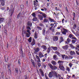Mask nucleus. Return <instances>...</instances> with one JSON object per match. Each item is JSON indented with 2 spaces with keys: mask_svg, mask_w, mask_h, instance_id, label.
<instances>
[{
  "mask_svg": "<svg viewBox=\"0 0 79 79\" xmlns=\"http://www.w3.org/2000/svg\"><path fill=\"white\" fill-rule=\"evenodd\" d=\"M49 77L50 78H52L53 76L54 77H55L56 78L59 77V79H61V75L59 74H58L55 71H51V72H50L48 74Z\"/></svg>",
  "mask_w": 79,
  "mask_h": 79,
  "instance_id": "obj_1",
  "label": "nucleus"
},
{
  "mask_svg": "<svg viewBox=\"0 0 79 79\" xmlns=\"http://www.w3.org/2000/svg\"><path fill=\"white\" fill-rule=\"evenodd\" d=\"M51 27H50L49 28V30H51L52 32H54L55 30L54 29L55 28V27L56 26V23H54V24L51 23L50 25Z\"/></svg>",
  "mask_w": 79,
  "mask_h": 79,
  "instance_id": "obj_2",
  "label": "nucleus"
},
{
  "mask_svg": "<svg viewBox=\"0 0 79 79\" xmlns=\"http://www.w3.org/2000/svg\"><path fill=\"white\" fill-rule=\"evenodd\" d=\"M48 65L50 68L52 70H56V69H57V68H58V67L55 65L53 66V65L51 64H48Z\"/></svg>",
  "mask_w": 79,
  "mask_h": 79,
  "instance_id": "obj_3",
  "label": "nucleus"
},
{
  "mask_svg": "<svg viewBox=\"0 0 79 79\" xmlns=\"http://www.w3.org/2000/svg\"><path fill=\"white\" fill-rule=\"evenodd\" d=\"M15 9L13 7H11L9 10V12L10 13V16H12L13 13L14 12V10Z\"/></svg>",
  "mask_w": 79,
  "mask_h": 79,
  "instance_id": "obj_4",
  "label": "nucleus"
},
{
  "mask_svg": "<svg viewBox=\"0 0 79 79\" xmlns=\"http://www.w3.org/2000/svg\"><path fill=\"white\" fill-rule=\"evenodd\" d=\"M34 53H35V54H36V55H37V53H38V52L40 51V48H39L37 47L35 48L34 49Z\"/></svg>",
  "mask_w": 79,
  "mask_h": 79,
  "instance_id": "obj_5",
  "label": "nucleus"
},
{
  "mask_svg": "<svg viewBox=\"0 0 79 79\" xmlns=\"http://www.w3.org/2000/svg\"><path fill=\"white\" fill-rule=\"evenodd\" d=\"M63 63H64V61L61 60H59L57 62V63L59 64V66H62Z\"/></svg>",
  "mask_w": 79,
  "mask_h": 79,
  "instance_id": "obj_6",
  "label": "nucleus"
},
{
  "mask_svg": "<svg viewBox=\"0 0 79 79\" xmlns=\"http://www.w3.org/2000/svg\"><path fill=\"white\" fill-rule=\"evenodd\" d=\"M35 56L36 59L35 61H37L38 63H39V62H40V60L39 56H38L37 55H36Z\"/></svg>",
  "mask_w": 79,
  "mask_h": 79,
  "instance_id": "obj_7",
  "label": "nucleus"
},
{
  "mask_svg": "<svg viewBox=\"0 0 79 79\" xmlns=\"http://www.w3.org/2000/svg\"><path fill=\"white\" fill-rule=\"evenodd\" d=\"M62 48L64 50H66L68 48H69V46H68V45H66L63 46L62 47Z\"/></svg>",
  "mask_w": 79,
  "mask_h": 79,
  "instance_id": "obj_8",
  "label": "nucleus"
},
{
  "mask_svg": "<svg viewBox=\"0 0 79 79\" xmlns=\"http://www.w3.org/2000/svg\"><path fill=\"white\" fill-rule=\"evenodd\" d=\"M4 6L5 5V0H0V6Z\"/></svg>",
  "mask_w": 79,
  "mask_h": 79,
  "instance_id": "obj_9",
  "label": "nucleus"
},
{
  "mask_svg": "<svg viewBox=\"0 0 79 79\" xmlns=\"http://www.w3.org/2000/svg\"><path fill=\"white\" fill-rule=\"evenodd\" d=\"M63 31L62 32V33L63 34H64V35H66V32H68V31L66 29H65V28H63Z\"/></svg>",
  "mask_w": 79,
  "mask_h": 79,
  "instance_id": "obj_10",
  "label": "nucleus"
},
{
  "mask_svg": "<svg viewBox=\"0 0 79 79\" xmlns=\"http://www.w3.org/2000/svg\"><path fill=\"white\" fill-rule=\"evenodd\" d=\"M39 57L41 58H42V57H44V55L42 54V52H40L39 53Z\"/></svg>",
  "mask_w": 79,
  "mask_h": 79,
  "instance_id": "obj_11",
  "label": "nucleus"
},
{
  "mask_svg": "<svg viewBox=\"0 0 79 79\" xmlns=\"http://www.w3.org/2000/svg\"><path fill=\"white\" fill-rule=\"evenodd\" d=\"M52 39L53 41H58V37L57 36H54Z\"/></svg>",
  "mask_w": 79,
  "mask_h": 79,
  "instance_id": "obj_12",
  "label": "nucleus"
},
{
  "mask_svg": "<svg viewBox=\"0 0 79 79\" xmlns=\"http://www.w3.org/2000/svg\"><path fill=\"white\" fill-rule=\"evenodd\" d=\"M38 17L39 19H40L41 20V21H42V20H43V18H44V17H43V16H42V15H39Z\"/></svg>",
  "mask_w": 79,
  "mask_h": 79,
  "instance_id": "obj_13",
  "label": "nucleus"
},
{
  "mask_svg": "<svg viewBox=\"0 0 79 79\" xmlns=\"http://www.w3.org/2000/svg\"><path fill=\"white\" fill-rule=\"evenodd\" d=\"M57 55H54L53 56V58L55 60H58V58H57Z\"/></svg>",
  "mask_w": 79,
  "mask_h": 79,
  "instance_id": "obj_14",
  "label": "nucleus"
},
{
  "mask_svg": "<svg viewBox=\"0 0 79 79\" xmlns=\"http://www.w3.org/2000/svg\"><path fill=\"white\" fill-rule=\"evenodd\" d=\"M40 72L41 74V76H44V72H43V70L41 69H39Z\"/></svg>",
  "mask_w": 79,
  "mask_h": 79,
  "instance_id": "obj_15",
  "label": "nucleus"
},
{
  "mask_svg": "<svg viewBox=\"0 0 79 79\" xmlns=\"http://www.w3.org/2000/svg\"><path fill=\"white\" fill-rule=\"evenodd\" d=\"M32 23L31 21H29L27 23V26H30V27H31Z\"/></svg>",
  "mask_w": 79,
  "mask_h": 79,
  "instance_id": "obj_16",
  "label": "nucleus"
},
{
  "mask_svg": "<svg viewBox=\"0 0 79 79\" xmlns=\"http://www.w3.org/2000/svg\"><path fill=\"white\" fill-rule=\"evenodd\" d=\"M59 68L61 70H62V71H64V66H60L59 67Z\"/></svg>",
  "mask_w": 79,
  "mask_h": 79,
  "instance_id": "obj_17",
  "label": "nucleus"
},
{
  "mask_svg": "<svg viewBox=\"0 0 79 79\" xmlns=\"http://www.w3.org/2000/svg\"><path fill=\"white\" fill-rule=\"evenodd\" d=\"M64 40L63 39V38L62 37H60L59 40V44H60L62 42H63Z\"/></svg>",
  "mask_w": 79,
  "mask_h": 79,
  "instance_id": "obj_18",
  "label": "nucleus"
},
{
  "mask_svg": "<svg viewBox=\"0 0 79 79\" xmlns=\"http://www.w3.org/2000/svg\"><path fill=\"white\" fill-rule=\"evenodd\" d=\"M70 53L71 55H76V53L74 51H70Z\"/></svg>",
  "mask_w": 79,
  "mask_h": 79,
  "instance_id": "obj_19",
  "label": "nucleus"
},
{
  "mask_svg": "<svg viewBox=\"0 0 79 79\" xmlns=\"http://www.w3.org/2000/svg\"><path fill=\"white\" fill-rule=\"evenodd\" d=\"M41 47L42 48H43V49L45 50H46V49H47V47L45 45H43Z\"/></svg>",
  "mask_w": 79,
  "mask_h": 79,
  "instance_id": "obj_20",
  "label": "nucleus"
},
{
  "mask_svg": "<svg viewBox=\"0 0 79 79\" xmlns=\"http://www.w3.org/2000/svg\"><path fill=\"white\" fill-rule=\"evenodd\" d=\"M51 48L54 50H57L58 49V48L56 47H53L52 46L51 47Z\"/></svg>",
  "mask_w": 79,
  "mask_h": 79,
  "instance_id": "obj_21",
  "label": "nucleus"
},
{
  "mask_svg": "<svg viewBox=\"0 0 79 79\" xmlns=\"http://www.w3.org/2000/svg\"><path fill=\"white\" fill-rule=\"evenodd\" d=\"M42 34L43 35H45V29H43L42 31Z\"/></svg>",
  "mask_w": 79,
  "mask_h": 79,
  "instance_id": "obj_22",
  "label": "nucleus"
},
{
  "mask_svg": "<svg viewBox=\"0 0 79 79\" xmlns=\"http://www.w3.org/2000/svg\"><path fill=\"white\" fill-rule=\"evenodd\" d=\"M30 35L31 34H29V33H28L27 32H26L25 33V36L27 37H30Z\"/></svg>",
  "mask_w": 79,
  "mask_h": 79,
  "instance_id": "obj_23",
  "label": "nucleus"
},
{
  "mask_svg": "<svg viewBox=\"0 0 79 79\" xmlns=\"http://www.w3.org/2000/svg\"><path fill=\"white\" fill-rule=\"evenodd\" d=\"M51 63H52L53 65H56V62L54 60H52L51 61Z\"/></svg>",
  "mask_w": 79,
  "mask_h": 79,
  "instance_id": "obj_24",
  "label": "nucleus"
},
{
  "mask_svg": "<svg viewBox=\"0 0 79 79\" xmlns=\"http://www.w3.org/2000/svg\"><path fill=\"white\" fill-rule=\"evenodd\" d=\"M49 21L51 22H56L55 20H54V19H51V18H49Z\"/></svg>",
  "mask_w": 79,
  "mask_h": 79,
  "instance_id": "obj_25",
  "label": "nucleus"
},
{
  "mask_svg": "<svg viewBox=\"0 0 79 79\" xmlns=\"http://www.w3.org/2000/svg\"><path fill=\"white\" fill-rule=\"evenodd\" d=\"M35 44V40H33V41H32V43L31 44L32 46L33 45H34Z\"/></svg>",
  "mask_w": 79,
  "mask_h": 79,
  "instance_id": "obj_26",
  "label": "nucleus"
},
{
  "mask_svg": "<svg viewBox=\"0 0 79 79\" xmlns=\"http://www.w3.org/2000/svg\"><path fill=\"white\" fill-rule=\"evenodd\" d=\"M55 53H56V55H58L59 56H61L60 53V52H59L58 51H56L55 52Z\"/></svg>",
  "mask_w": 79,
  "mask_h": 79,
  "instance_id": "obj_27",
  "label": "nucleus"
},
{
  "mask_svg": "<svg viewBox=\"0 0 79 79\" xmlns=\"http://www.w3.org/2000/svg\"><path fill=\"white\" fill-rule=\"evenodd\" d=\"M26 31H24L23 30L22 31V35L23 37H24V34H26Z\"/></svg>",
  "mask_w": 79,
  "mask_h": 79,
  "instance_id": "obj_28",
  "label": "nucleus"
},
{
  "mask_svg": "<svg viewBox=\"0 0 79 79\" xmlns=\"http://www.w3.org/2000/svg\"><path fill=\"white\" fill-rule=\"evenodd\" d=\"M43 21L44 22V23H47L48 22V19L45 18L44 19Z\"/></svg>",
  "mask_w": 79,
  "mask_h": 79,
  "instance_id": "obj_29",
  "label": "nucleus"
},
{
  "mask_svg": "<svg viewBox=\"0 0 79 79\" xmlns=\"http://www.w3.org/2000/svg\"><path fill=\"white\" fill-rule=\"evenodd\" d=\"M32 21H37V18L36 17H34L32 19Z\"/></svg>",
  "mask_w": 79,
  "mask_h": 79,
  "instance_id": "obj_30",
  "label": "nucleus"
},
{
  "mask_svg": "<svg viewBox=\"0 0 79 79\" xmlns=\"http://www.w3.org/2000/svg\"><path fill=\"white\" fill-rule=\"evenodd\" d=\"M7 68L9 70V71H10L11 73V70H10V64L7 65Z\"/></svg>",
  "mask_w": 79,
  "mask_h": 79,
  "instance_id": "obj_31",
  "label": "nucleus"
},
{
  "mask_svg": "<svg viewBox=\"0 0 79 79\" xmlns=\"http://www.w3.org/2000/svg\"><path fill=\"white\" fill-rule=\"evenodd\" d=\"M4 20V18H0V23H2Z\"/></svg>",
  "mask_w": 79,
  "mask_h": 79,
  "instance_id": "obj_32",
  "label": "nucleus"
},
{
  "mask_svg": "<svg viewBox=\"0 0 79 79\" xmlns=\"http://www.w3.org/2000/svg\"><path fill=\"white\" fill-rule=\"evenodd\" d=\"M69 46L71 47V48H75V47L73 46V45L71 44H69Z\"/></svg>",
  "mask_w": 79,
  "mask_h": 79,
  "instance_id": "obj_33",
  "label": "nucleus"
},
{
  "mask_svg": "<svg viewBox=\"0 0 79 79\" xmlns=\"http://www.w3.org/2000/svg\"><path fill=\"white\" fill-rule=\"evenodd\" d=\"M31 61L32 63V64H33V66L34 67L35 66V64H34V60H32V59H31Z\"/></svg>",
  "mask_w": 79,
  "mask_h": 79,
  "instance_id": "obj_34",
  "label": "nucleus"
},
{
  "mask_svg": "<svg viewBox=\"0 0 79 79\" xmlns=\"http://www.w3.org/2000/svg\"><path fill=\"white\" fill-rule=\"evenodd\" d=\"M77 27V25L76 23L74 24V25L73 27V29H75V28H76Z\"/></svg>",
  "mask_w": 79,
  "mask_h": 79,
  "instance_id": "obj_35",
  "label": "nucleus"
},
{
  "mask_svg": "<svg viewBox=\"0 0 79 79\" xmlns=\"http://www.w3.org/2000/svg\"><path fill=\"white\" fill-rule=\"evenodd\" d=\"M42 15H43V16L44 17V18H47V15L45 13H43L42 14Z\"/></svg>",
  "mask_w": 79,
  "mask_h": 79,
  "instance_id": "obj_36",
  "label": "nucleus"
},
{
  "mask_svg": "<svg viewBox=\"0 0 79 79\" xmlns=\"http://www.w3.org/2000/svg\"><path fill=\"white\" fill-rule=\"evenodd\" d=\"M28 41L29 42H31L32 41V38H31V37H30L28 40Z\"/></svg>",
  "mask_w": 79,
  "mask_h": 79,
  "instance_id": "obj_37",
  "label": "nucleus"
},
{
  "mask_svg": "<svg viewBox=\"0 0 79 79\" xmlns=\"http://www.w3.org/2000/svg\"><path fill=\"white\" fill-rule=\"evenodd\" d=\"M35 39H37V33H36V32H35V35L34 36Z\"/></svg>",
  "mask_w": 79,
  "mask_h": 79,
  "instance_id": "obj_38",
  "label": "nucleus"
},
{
  "mask_svg": "<svg viewBox=\"0 0 79 79\" xmlns=\"http://www.w3.org/2000/svg\"><path fill=\"white\" fill-rule=\"evenodd\" d=\"M67 41L68 43H69L71 42V39H69V38H68L67 40Z\"/></svg>",
  "mask_w": 79,
  "mask_h": 79,
  "instance_id": "obj_39",
  "label": "nucleus"
},
{
  "mask_svg": "<svg viewBox=\"0 0 79 79\" xmlns=\"http://www.w3.org/2000/svg\"><path fill=\"white\" fill-rule=\"evenodd\" d=\"M37 45L38 47H41V44L39 43H37Z\"/></svg>",
  "mask_w": 79,
  "mask_h": 79,
  "instance_id": "obj_40",
  "label": "nucleus"
},
{
  "mask_svg": "<svg viewBox=\"0 0 79 79\" xmlns=\"http://www.w3.org/2000/svg\"><path fill=\"white\" fill-rule=\"evenodd\" d=\"M37 28L39 30H42V28H41V27H39V26H37Z\"/></svg>",
  "mask_w": 79,
  "mask_h": 79,
  "instance_id": "obj_41",
  "label": "nucleus"
},
{
  "mask_svg": "<svg viewBox=\"0 0 79 79\" xmlns=\"http://www.w3.org/2000/svg\"><path fill=\"white\" fill-rule=\"evenodd\" d=\"M27 32L29 34H31V32H30V30H29L27 29Z\"/></svg>",
  "mask_w": 79,
  "mask_h": 79,
  "instance_id": "obj_42",
  "label": "nucleus"
},
{
  "mask_svg": "<svg viewBox=\"0 0 79 79\" xmlns=\"http://www.w3.org/2000/svg\"><path fill=\"white\" fill-rule=\"evenodd\" d=\"M76 42V40H72V42L73 44H75V42Z\"/></svg>",
  "mask_w": 79,
  "mask_h": 79,
  "instance_id": "obj_43",
  "label": "nucleus"
},
{
  "mask_svg": "<svg viewBox=\"0 0 79 79\" xmlns=\"http://www.w3.org/2000/svg\"><path fill=\"white\" fill-rule=\"evenodd\" d=\"M63 27L62 26H59L58 27H57V29H61V28H62Z\"/></svg>",
  "mask_w": 79,
  "mask_h": 79,
  "instance_id": "obj_44",
  "label": "nucleus"
},
{
  "mask_svg": "<svg viewBox=\"0 0 79 79\" xmlns=\"http://www.w3.org/2000/svg\"><path fill=\"white\" fill-rule=\"evenodd\" d=\"M56 35H60V33L59 32H56Z\"/></svg>",
  "mask_w": 79,
  "mask_h": 79,
  "instance_id": "obj_45",
  "label": "nucleus"
},
{
  "mask_svg": "<svg viewBox=\"0 0 79 79\" xmlns=\"http://www.w3.org/2000/svg\"><path fill=\"white\" fill-rule=\"evenodd\" d=\"M20 8L21 9H23L24 8V6L23 5H20Z\"/></svg>",
  "mask_w": 79,
  "mask_h": 79,
  "instance_id": "obj_46",
  "label": "nucleus"
},
{
  "mask_svg": "<svg viewBox=\"0 0 79 79\" xmlns=\"http://www.w3.org/2000/svg\"><path fill=\"white\" fill-rule=\"evenodd\" d=\"M66 70L68 71V73H69V71H70V69H69V68L67 67V68Z\"/></svg>",
  "mask_w": 79,
  "mask_h": 79,
  "instance_id": "obj_47",
  "label": "nucleus"
},
{
  "mask_svg": "<svg viewBox=\"0 0 79 79\" xmlns=\"http://www.w3.org/2000/svg\"><path fill=\"white\" fill-rule=\"evenodd\" d=\"M32 15L33 16V17H35V16H36L35 14L34 13H33L32 14Z\"/></svg>",
  "mask_w": 79,
  "mask_h": 79,
  "instance_id": "obj_48",
  "label": "nucleus"
},
{
  "mask_svg": "<svg viewBox=\"0 0 79 79\" xmlns=\"http://www.w3.org/2000/svg\"><path fill=\"white\" fill-rule=\"evenodd\" d=\"M50 48H48V49L47 50V52L48 53H50Z\"/></svg>",
  "mask_w": 79,
  "mask_h": 79,
  "instance_id": "obj_49",
  "label": "nucleus"
},
{
  "mask_svg": "<svg viewBox=\"0 0 79 79\" xmlns=\"http://www.w3.org/2000/svg\"><path fill=\"white\" fill-rule=\"evenodd\" d=\"M27 29H29V30H31V27L29 26H27Z\"/></svg>",
  "mask_w": 79,
  "mask_h": 79,
  "instance_id": "obj_50",
  "label": "nucleus"
},
{
  "mask_svg": "<svg viewBox=\"0 0 79 79\" xmlns=\"http://www.w3.org/2000/svg\"><path fill=\"white\" fill-rule=\"evenodd\" d=\"M69 37H70V38H71V37H73V35H72L71 34H70L69 35Z\"/></svg>",
  "mask_w": 79,
  "mask_h": 79,
  "instance_id": "obj_51",
  "label": "nucleus"
},
{
  "mask_svg": "<svg viewBox=\"0 0 79 79\" xmlns=\"http://www.w3.org/2000/svg\"><path fill=\"white\" fill-rule=\"evenodd\" d=\"M66 56V55H62V57L63 59H64V56Z\"/></svg>",
  "mask_w": 79,
  "mask_h": 79,
  "instance_id": "obj_52",
  "label": "nucleus"
},
{
  "mask_svg": "<svg viewBox=\"0 0 79 79\" xmlns=\"http://www.w3.org/2000/svg\"><path fill=\"white\" fill-rule=\"evenodd\" d=\"M45 39L46 40H49V37H45Z\"/></svg>",
  "mask_w": 79,
  "mask_h": 79,
  "instance_id": "obj_53",
  "label": "nucleus"
},
{
  "mask_svg": "<svg viewBox=\"0 0 79 79\" xmlns=\"http://www.w3.org/2000/svg\"><path fill=\"white\" fill-rule=\"evenodd\" d=\"M37 64L39 67H40V66H41V64H40V63H37Z\"/></svg>",
  "mask_w": 79,
  "mask_h": 79,
  "instance_id": "obj_54",
  "label": "nucleus"
},
{
  "mask_svg": "<svg viewBox=\"0 0 79 79\" xmlns=\"http://www.w3.org/2000/svg\"><path fill=\"white\" fill-rule=\"evenodd\" d=\"M15 71L17 73H18V69L16 68H15Z\"/></svg>",
  "mask_w": 79,
  "mask_h": 79,
  "instance_id": "obj_55",
  "label": "nucleus"
},
{
  "mask_svg": "<svg viewBox=\"0 0 79 79\" xmlns=\"http://www.w3.org/2000/svg\"><path fill=\"white\" fill-rule=\"evenodd\" d=\"M72 39H74V40H77V38L75 37H73L72 38Z\"/></svg>",
  "mask_w": 79,
  "mask_h": 79,
  "instance_id": "obj_56",
  "label": "nucleus"
},
{
  "mask_svg": "<svg viewBox=\"0 0 79 79\" xmlns=\"http://www.w3.org/2000/svg\"><path fill=\"white\" fill-rule=\"evenodd\" d=\"M69 65L70 67H71L73 65V64L71 63H70L69 64Z\"/></svg>",
  "mask_w": 79,
  "mask_h": 79,
  "instance_id": "obj_57",
  "label": "nucleus"
},
{
  "mask_svg": "<svg viewBox=\"0 0 79 79\" xmlns=\"http://www.w3.org/2000/svg\"><path fill=\"white\" fill-rule=\"evenodd\" d=\"M18 62L19 64H21V63H20V60H18Z\"/></svg>",
  "mask_w": 79,
  "mask_h": 79,
  "instance_id": "obj_58",
  "label": "nucleus"
},
{
  "mask_svg": "<svg viewBox=\"0 0 79 79\" xmlns=\"http://www.w3.org/2000/svg\"><path fill=\"white\" fill-rule=\"evenodd\" d=\"M34 5H36V2H35V1H34Z\"/></svg>",
  "mask_w": 79,
  "mask_h": 79,
  "instance_id": "obj_59",
  "label": "nucleus"
},
{
  "mask_svg": "<svg viewBox=\"0 0 79 79\" xmlns=\"http://www.w3.org/2000/svg\"><path fill=\"white\" fill-rule=\"evenodd\" d=\"M73 16L74 18H75V16H76V14L74 12H73Z\"/></svg>",
  "mask_w": 79,
  "mask_h": 79,
  "instance_id": "obj_60",
  "label": "nucleus"
},
{
  "mask_svg": "<svg viewBox=\"0 0 79 79\" xmlns=\"http://www.w3.org/2000/svg\"><path fill=\"white\" fill-rule=\"evenodd\" d=\"M44 25H43V24L42 23H40L39 24V26H43Z\"/></svg>",
  "mask_w": 79,
  "mask_h": 79,
  "instance_id": "obj_61",
  "label": "nucleus"
},
{
  "mask_svg": "<svg viewBox=\"0 0 79 79\" xmlns=\"http://www.w3.org/2000/svg\"><path fill=\"white\" fill-rule=\"evenodd\" d=\"M65 60H66V59H67V58H68V56H65Z\"/></svg>",
  "mask_w": 79,
  "mask_h": 79,
  "instance_id": "obj_62",
  "label": "nucleus"
},
{
  "mask_svg": "<svg viewBox=\"0 0 79 79\" xmlns=\"http://www.w3.org/2000/svg\"><path fill=\"white\" fill-rule=\"evenodd\" d=\"M76 53L77 55H79V52H78L77 51H76Z\"/></svg>",
  "mask_w": 79,
  "mask_h": 79,
  "instance_id": "obj_63",
  "label": "nucleus"
},
{
  "mask_svg": "<svg viewBox=\"0 0 79 79\" xmlns=\"http://www.w3.org/2000/svg\"><path fill=\"white\" fill-rule=\"evenodd\" d=\"M69 58L70 59H72L73 58V57L71 56H70Z\"/></svg>",
  "mask_w": 79,
  "mask_h": 79,
  "instance_id": "obj_64",
  "label": "nucleus"
}]
</instances>
